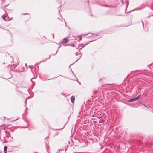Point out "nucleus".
Masks as SVG:
<instances>
[{
  "instance_id": "1",
  "label": "nucleus",
  "mask_w": 153,
  "mask_h": 153,
  "mask_svg": "<svg viewBox=\"0 0 153 153\" xmlns=\"http://www.w3.org/2000/svg\"><path fill=\"white\" fill-rule=\"evenodd\" d=\"M93 37L94 38H93V40L87 41L86 42V43L85 44H80L79 45L81 47L80 48V49H82L83 47H85V46L86 45H87L89 44L90 42H92L93 41H95L97 39H98V38H96L95 36H93V35H91V36H90L87 37V38H88L90 37Z\"/></svg>"
},
{
  "instance_id": "2",
  "label": "nucleus",
  "mask_w": 153,
  "mask_h": 153,
  "mask_svg": "<svg viewBox=\"0 0 153 153\" xmlns=\"http://www.w3.org/2000/svg\"><path fill=\"white\" fill-rule=\"evenodd\" d=\"M7 137L6 131L4 129H2L0 131V138H4Z\"/></svg>"
},
{
  "instance_id": "3",
  "label": "nucleus",
  "mask_w": 153,
  "mask_h": 153,
  "mask_svg": "<svg viewBox=\"0 0 153 153\" xmlns=\"http://www.w3.org/2000/svg\"><path fill=\"white\" fill-rule=\"evenodd\" d=\"M69 39L67 38H64L62 40L60 41V43L62 44H64L68 42Z\"/></svg>"
},
{
  "instance_id": "4",
  "label": "nucleus",
  "mask_w": 153,
  "mask_h": 153,
  "mask_svg": "<svg viewBox=\"0 0 153 153\" xmlns=\"http://www.w3.org/2000/svg\"><path fill=\"white\" fill-rule=\"evenodd\" d=\"M9 66H10V69L12 71H14L17 70V69L15 70V69H14V67H16L17 66L15 64L11 65H9Z\"/></svg>"
},
{
  "instance_id": "5",
  "label": "nucleus",
  "mask_w": 153,
  "mask_h": 153,
  "mask_svg": "<svg viewBox=\"0 0 153 153\" xmlns=\"http://www.w3.org/2000/svg\"><path fill=\"white\" fill-rule=\"evenodd\" d=\"M75 99V97L74 96H72L71 98V102L72 103H74V100Z\"/></svg>"
},
{
  "instance_id": "6",
  "label": "nucleus",
  "mask_w": 153,
  "mask_h": 153,
  "mask_svg": "<svg viewBox=\"0 0 153 153\" xmlns=\"http://www.w3.org/2000/svg\"><path fill=\"white\" fill-rule=\"evenodd\" d=\"M141 96V95L140 94L138 95L137 97H134V101H136Z\"/></svg>"
},
{
  "instance_id": "7",
  "label": "nucleus",
  "mask_w": 153,
  "mask_h": 153,
  "mask_svg": "<svg viewBox=\"0 0 153 153\" xmlns=\"http://www.w3.org/2000/svg\"><path fill=\"white\" fill-rule=\"evenodd\" d=\"M72 46V47H74L75 46L74 45L73 43L69 44H68L64 45L65 46Z\"/></svg>"
},
{
  "instance_id": "8",
  "label": "nucleus",
  "mask_w": 153,
  "mask_h": 153,
  "mask_svg": "<svg viewBox=\"0 0 153 153\" xmlns=\"http://www.w3.org/2000/svg\"><path fill=\"white\" fill-rule=\"evenodd\" d=\"M0 138V140L3 143H4L5 142L6 140H5L4 138Z\"/></svg>"
},
{
  "instance_id": "9",
  "label": "nucleus",
  "mask_w": 153,
  "mask_h": 153,
  "mask_svg": "<svg viewBox=\"0 0 153 153\" xmlns=\"http://www.w3.org/2000/svg\"><path fill=\"white\" fill-rule=\"evenodd\" d=\"M133 101H134V98H132V99H129L127 100V102H130Z\"/></svg>"
},
{
  "instance_id": "10",
  "label": "nucleus",
  "mask_w": 153,
  "mask_h": 153,
  "mask_svg": "<svg viewBox=\"0 0 153 153\" xmlns=\"http://www.w3.org/2000/svg\"><path fill=\"white\" fill-rule=\"evenodd\" d=\"M23 15H27V18L28 19H30V15L29 14H28V13H25V14H23Z\"/></svg>"
},
{
  "instance_id": "11",
  "label": "nucleus",
  "mask_w": 153,
  "mask_h": 153,
  "mask_svg": "<svg viewBox=\"0 0 153 153\" xmlns=\"http://www.w3.org/2000/svg\"><path fill=\"white\" fill-rule=\"evenodd\" d=\"M82 54H81V55L79 57V58H78V59L77 60H76V61H75V62H74L73 63L71 64V65H70V66H69V68H70V66H71V65H73V64L74 62H77V61L79 59H80V57L81 56H82Z\"/></svg>"
},
{
  "instance_id": "12",
  "label": "nucleus",
  "mask_w": 153,
  "mask_h": 153,
  "mask_svg": "<svg viewBox=\"0 0 153 153\" xmlns=\"http://www.w3.org/2000/svg\"><path fill=\"white\" fill-rule=\"evenodd\" d=\"M6 16L5 15L3 14L2 16L1 17L3 19V20H4V19H5Z\"/></svg>"
},
{
  "instance_id": "13",
  "label": "nucleus",
  "mask_w": 153,
  "mask_h": 153,
  "mask_svg": "<svg viewBox=\"0 0 153 153\" xmlns=\"http://www.w3.org/2000/svg\"><path fill=\"white\" fill-rule=\"evenodd\" d=\"M7 146H4V153H6V151H7Z\"/></svg>"
},
{
  "instance_id": "14",
  "label": "nucleus",
  "mask_w": 153,
  "mask_h": 153,
  "mask_svg": "<svg viewBox=\"0 0 153 153\" xmlns=\"http://www.w3.org/2000/svg\"><path fill=\"white\" fill-rule=\"evenodd\" d=\"M45 146L46 149V150L48 151V148L49 147V146L47 143H45Z\"/></svg>"
},
{
  "instance_id": "15",
  "label": "nucleus",
  "mask_w": 153,
  "mask_h": 153,
  "mask_svg": "<svg viewBox=\"0 0 153 153\" xmlns=\"http://www.w3.org/2000/svg\"><path fill=\"white\" fill-rule=\"evenodd\" d=\"M143 8H144V7H142L141 8H138V9H134V10L135 11V10H141V9H142Z\"/></svg>"
},
{
  "instance_id": "16",
  "label": "nucleus",
  "mask_w": 153,
  "mask_h": 153,
  "mask_svg": "<svg viewBox=\"0 0 153 153\" xmlns=\"http://www.w3.org/2000/svg\"><path fill=\"white\" fill-rule=\"evenodd\" d=\"M81 54V53L80 52H76V53L75 55L76 56H77L78 54Z\"/></svg>"
},
{
  "instance_id": "17",
  "label": "nucleus",
  "mask_w": 153,
  "mask_h": 153,
  "mask_svg": "<svg viewBox=\"0 0 153 153\" xmlns=\"http://www.w3.org/2000/svg\"><path fill=\"white\" fill-rule=\"evenodd\" d=\"M60 47H61V46H59V47L58 48V49H57V50L56 52V53H55V54H53V55H55L57 53V51H58V50H59V48Z\"/></svg>"
},
{
  "instance_id": "18",
  "label": "nucleus",
  "mask_w": 153,
  "mask_h": 153,
  "mask_svg": "<svg viewBox=\"0 0 153 153\" xmlns=\"http://www.w3.org/2000/svg\"><path fill=\"white\" fill-rule=\"evenodd\" d=\"M104 6H106V7H111V8L114 7V6H111L106 5H105Z\"/></svg>"
},
{
  "instance_id": "19",
  "label": "nucleus",
  "mask_w": 153,
  "mask_h": 153,
  "mask_svg": "<svg viewBox=\"0 0 153 153\" xmlns=\"http://www.w3.org/2000/svg\"><path fill=\"white\" fill-rule=\"evenodd\" d=\"M61 5L60 6H59V7H58V12H59V14H60V16H61V14L60 13V10H59V8H60V7H61Z\"/></svg>"
},
{
  "instance_id": "20",
  "label": "nucleus",
  "mask_w": 153,
  "mask_h": 153,
  "mask_svg": "<svg viewBox=\"0 0 153 153\" xmlns=\"http://www.w3.org/2000/svg\"><path fill=\"white\" fill-rule=\"evenodd\" d=\"M146 6H148V7H149V8H150V7H149L148 5H147ZM150 8H151V10H152V12H153V10L152 9V7H150Z\"/></svg>"
},
{
  "instance_id": "21",
  "label": "nucleus",
  "mask_w": 153,
  "mask_h": 153,
  "mask_svg": "<svg viewBox=\"0 0 153 153\" xmlns=\"http://www.w3.org/2000/svg\"><path fill=\"white\" fill-rule=\"evenodd\" d=\"M97 92H98V90L95 91L93 92V93L94 94H95L97 93Z\"/></svg>"
},
{
  "instance_id": "22",
  "label": "nucleus",
  "mask_w": 153,
  "mask_h": 153,
  "mask_svg": "<svg viewBox=\"0 0 153 153\" xmlns=\"http://www.w3.org/2000/svg\"><path fill=\"white\" fill-rule=\"evenodd\" d=\"M64 127L62 128L61 129H53L54 130H60V129H62Z\"/></svg>"
},
{
  "instance_id": "23",
  "label": "nucleus",
  "mask_w": 153,
  "mask_h": 153,
  "mask_svg": "<svg viewBox=\"0 0 153 153\" xmlns=\"http://www.w3.org/2000/svg\"><path fill=\"white\" fill-rule=\"evenodd\" d=\"M59 134V132H56V134H55V135L56 136H57V135H58Z\"/></svg>"
},
{
  "instance_id": "24",
  "label": "nucleus",
  "mask_w": 153,
  "mask_h": 153,
  "mask_svg": "<svg viewBox=\"0 0 153 153\" xmlns=\"http://www.w3.org/2000/svg\"><path fill=\"white\" fill-rule=\"evenodd\" d=\"M129 105H130V106H131L132 107H133V104H129Z\"/></svg>"
},
{
  "instance_id": "25",
  "label": "nucleus",
  "mask_w": 153,
  "mask_h": 153,
  "mask_svg": "<svg viewBox=\"0 0 153 153\" xmlns=\"http://www.w3.org/2000/svg\"><path fill=\"white\" fill-rule=\"evenodd\" d=\"M26 101H27V100L26 99V100H25V104H26ZM25 107L26 106V104H25Z\"/></svg>"
},
{
  "instance_id": "26",
  "label": "nucleus",
  "mask_w": 153,
  "mask_h": 153,
  "mask_svg": "<svg viewBox=\"0 0 153 153\" xmlns=\"http://www.w3.org/2000/svg\"><path fill=\"white\" fill-rule=\"evenodd\" d=\"M142 24H143V28H144V23H143V21H142Z\"/></svg>"
},
{
  "instance_id": "27",
  "label": "nucleus",
  "mask_w": 153,
  "mask_h": 153,
  "mask_svg": "<svg viewBox=\"0 0 153 153\" xmlns=\"http://www.w3.org/2000/svg\"><path fill=\"white\" fill-rule=\"evenodd\" d=\"M77 82L79 83V85H81V83L80 82L78 81L77 80Z\"/></svg>"
},
{
  "instance_id": "28",
  "label": "nucleus",
  "mask_w": 153,
  "mask_h": 153,
  "mask_svg": "<svg viewBox=\"0 0 153 153\" xmlns=\"http://www.w3.org/2000/svg\"><path fill=\"white\" fill-rule=\"evenodd\" d=\"M81 39H82V38L81 37H80L79 39V41L80 40H81Z\"/></svg>"
},
{
  "instance_id": "29",
  "label": "nucleus",
  "mask_w": 153,
  "mask_h": 153,
  "mask_svg": "<svg viewBox=\"0 0 153 153\" xmlns=\"http://www.w3.org/2000/svg\"><path fill=\"white\" fill-rule=\"evenodd\" d=\"M92 117H94V114H93L92 115Z\"/></svg>"
},
{
  "instance_id": "30",
  "label": "nucleus",
  "mask_w": 153,
  "mask_h": 153,
  "mask_svg": "<svg viewBox=\"0 0 153 153\" xmlns=\"http://www.w3.org/2000/svg\"><path fill=\"white\" fill-rule=\"evenodd\" d=\"M85 153H90L88 152H85Z\"/></svg>"
},
{
  "instance_id": "31",
  "label": "nucleus",
  "mask_w": 153,
  "mask_h": 153,
  "mask_svg": "<svg viewBox=\"0 0 153 153\" xmlns=\"http://www.w3.org/2000/svg\"><path fill=\"white\" fill-rule=\"evenodd\" d=\"M25 65L26 66V65H27V64L26 63H25Z\"/></svg>"
},
{
  "instance_id": "32",
  "label": "nucleus",
  "mask_w": 153,
  "mask_h": 153,
  "mask_svg": "<svg viewBox=\"0 0 153 153\" xmlns=\"http://www.w3.org/2000/svg\"><path fill=\"white\" fill-rule=\"evenodd\" d=\"M94 123H96V121H94Z\"/></svg>"
},
{
  "instance_id": "33",
  "label": "nucleus",
  "mask_w": 153,
  "mask_h": 153,
  "mask_svg": "<svg viewBox=\"0 0 153 153\" xmlns=\"http://www.w3.org/2000/svg\"><path fill=\"white\" fill-rule=\"evenodd\" d=\"M134 11V9L132 10L131 11Z\"/></svg>"
},
{
  "instance_id": "34",
  "label": "nucleus",
  "mask_w": 153,
  "mask_h": 153,
  "mask_svg": "<svg viewBox=\"0 0 153 153\" xmlns=\"http://www.w3.org/2000/svg\"><path fill=\"white\" fill-rule=\"evenodd\" d=\"M65 22V26H66V22Z\"/></svg>"
},
{
  "instance_id": "35",
  "label": "nucleus",
  "mask_w": 153,
  "mask_h": 153,
  "mask_svg": "<svg viewBox=\"0 0 153 153\" xmlns=\"http://www.w3.org/2000/svg\"><path fill=\"white\" fill-rule=\"evenodd\" d=\"M97 118H98L99 119H100V118L99 117H97Z\"/></svg>"
},
{
  "instance_id": "36",
  "label": "nucleus",
  "mask_w": 153,
  "mask_h": 153,
  "mask_svg": "<svg viewBox=\"0 0 153 153\" xmlns=\"http://www.w3.org/2000/svg\"><path fill=\"white\" fill-rule=\"evenodd\" d=\"M89 33H88L87 34H86L85 35H87V34H89Z\"/></svg>"
},
{
  "instance_id": "37",
  "label": "nucleus",
  "mask_w": 153,
  "mask_h": 153,
  "mask_svg": "<svg viewBox=\"0 0 153 153\" xmlns=\"http://www.w3.org/2000/svg\"><path fill=\"white\" fill-rule=\"evenodd\" d=\"M148 18H149L150 17V16H148Z\"/></svg>"
},
{
  "instance_id": "38",
  "label": "nucleus",
  "mask_w": 153,
  "mask_h": 153,
  "mask_svg": "<svg viewBox=\"0 0 153 153\" xmlns=\"http://www.w3.org/2000/svg\"><path fill=\"white\" fill-rule=\"evenodd\" d=\"M72 72L73 73V74L74 75V73L73 72V71H72Z\"/></svg>"
},
{
  "instance_id": "39",
  "label": "nucleus",
  "mask_w": 153,
  "mask_h": 153,
  "mask_svg": "<svg viewBox=\"0 0 153 153\" xmlns=\"http://www.w3.org/2000/svg\"><path fill=\"white\" fill-rule=\"evenodd\" d=\"M131 11H130V12H128V13H130V12H131Z\"/></svg>"
},
{
  "instance_id": "40",
  "label": "nucleus",
  "mask_w": 153,
  "mask_h": 153,
  "mask_svg": "<svg viewBox=\"0 0 153 153\" xmlns=\"http://www.w3.org/2000/svg\"><path fill=\"white\" fill-rule=\"evenodd\" d=\"M58 19H60L59 18H58Z\"/></svg>"
},
{
  "instance_id": "41",
  "label": "nucleus",
  "mask_w": 153,
  "mask_h": 153,
  "mask_svg": "<svg viewBox=\"0 0 153 153\" xmlns=\"http://www.w3.org/2000/svg\"><path fill=\"white\" fill-rule=\"evenodd\" d=\"M151 16H153V15H151Z\"/></svg>"
},
{
  "instance_id": "42",
  "label": "nucleus",
  "mask_w": 153,
  "mask_h": 153,
  "mask_svg": "<svg viewBox=\"0 0 153 153\" xmlns=\"http://www.w3.org/2000/svg\"><path fill=\"white\" fill-rule=\"evenodd\" d=\"M54 79V78H53L52 79Z\"/></svg>"
},
{
  "instance_id": "43",
  "label": "nucleus",
  "mask_w": 153,
  "mask_h": 153,
  "mask_svg": "<svg viewBox=\"0 0 153 153\" xmlns=\"http://www.w3.org/2000/svg\"><path fill=\"white\" fill-rule=\"evenodd\" d=\"M134 143H135V140H134Z\"/></svg>"
},
{
  "instance_id": "44",
  "label": "nucleus",
  "mask_w": 153,
  "mask_h": 153,
  "mask_svg": "<svg viewBox=\"0 0 153 153\" xmlns=\"http://www.w3.org/2000/svg\"><path fill=\"white\" fill-rule=\"evenodd\" d=\"M16 86L17 87V88H18V87H17V86Z\"/></svg>"
}]
</instances>
